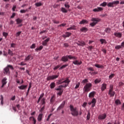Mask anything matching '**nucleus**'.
I'll return each mask as SVG.
<instances>
[{"label": "nucleus", "instance_id": "nucleus-1", "mask_svg": "<svg viewBox=\"0 0 124 124\" xmlns=\"http://www.w3.org/2000/svg\"><path fill=\"white\" fill-rule=\"evenodd\" d=\"M64 83L65 84L62 85H60L59 86V88H66L68 85H69V83H70V80L68 78H66L65 80H64V78H62L60 79H59L57 80L56 84L57 85H61L62 84H63Z\"/></svg>", "mask_w": 124, "mask_h": 124}, {"label": "nucleus", "instance_id": "nucleus-2", "mask_svg": "<svg viewBox=\"0 0 124 124\" xmlns=\"http://www.w3.org/2000/svg\"><path fill=\"white\" fill-rule=\"evenodd\" d=\"M68 59H69V60H76L77 57L72 56V55H66L62 57L61 61L64 62H68Z\"/></svg>", "mask_w": 124, "mask_h": 124}, {"label": "nucleus", "instance_id": "nucleus-3", "mask_svg": "<svg viewBox=\"0 0 124 124\" xmlns=\"http://www.w3.org/2000/svg\"><path fill=\"white\" fill-rule=\"evenodd\" d=\"M70 109L71 112V115L74 116H77L79 115V113L78 112V110H77V108H74L73 106L70 105Z\"/></svg>", "mask_w": 124, "mask_h": 124}, {"label": "nucleus", "instance_id": "nucleus-4", "mask_svg": "<svg viewBox=\"0 0 124 124\" xmlns=\"http://www.w3.org/2000/svg\"><path fill=\"white\" fill-rule=\"evenodd\" d=\"M93 87V84L91 83H86L84 86L83 92L84 93H89L92 90V87Z\"/></svg>", "mask_w": 124, "mask_h": 124}, {"label": "nucleus", "instance_id": "nucleus-5", "mask_svg": "<svg viewBox=\"0 0 124 124\" xmlns=\"http://www.w3.org/2000/svg\"><path fill=\"white\" fill-rule=\"evenodd\" d=\"M91 21L93 22L91 23L90 25L92 27H94L96 24H98V22H100V21H101V19L98 18L93 17L91 19Z\"/></svg>", "mask_w": 124, "mask_h": 124}, {"label": "nucleus", "instance_id": "nucleus-6", "mask_svg": "<svg viewBox=\"0 0 124 124\" xmlns=\"http://www.w3.org/2000/svg\"><path fill=\"white\" fill-rule=\"evenodd\" d=\"M9 68L11 70H14V67L12 65H8L4 69V74H9L10 73V71H9Z\"/></svg>", "mask_w": 124, "mask_h": 124}, {"label": "nucleus", "instance_id": "nucleus-7", "mask_svg": "<svg viewBox=\"0 0 124 124\" xmlns=\"http://www.w3.org/2000/svg\"><path fill=\"white\" fill-rule=\"evenodd\" d=\"M120 3V1H114L112 2H110L108 3L107 4V6L108 7H114V6H116V5H118Z\"/></svg>", "mask_w": 124, "mask_h": 124}, {"label": "nucleus", "instance_id": "nucleus-8", "mask_svg": "<svg viewBox=\"0 0 124 124\" xmlns=\"http://www.w3.org/2000/svg\"><path fill=\"white\" fill-rule=\"evenodd\" d=\"M59 78V75L49 76L47 77L46 80L47 81H50V80H54V79H57V78Z\"/></svg>", "mask_w": 124, "mask_h": 124}, {"label": "nucleus", "instance_id": "nucleus-9", "mask_svg": "<svg viewBox=\"0 0 124 124\" xmlns=\"http://www.w3.org/2000/svg\"><path fill=\"white\" fill-rule=\"evenodd\" d=\"M95 103H96V100L95 99V98H93L91 102H88L89 105H91V104H92V107L93 108V107H94V106H95Z\"/></svg>", "mask_w": 124, "mask_h": 124}, {"label": "nucleus", "instance_id": "nucleus-10", "mask_svg": "<svg viewBox=\"0 0 124 124\" xmlns=\"http://www.w3.org/2000/svg\"><path fill=\"white\" fill-rule=\"evenodd\" d=\"M106 117H107V115L106 113H104L99 115L98 119L99 120H105V119H106Z\"/></svg>", "mask_w": 124, "mask_h": 124}, {"label": "nucleus", "instance_id": "nucleus-11", "mask_svg": "<svg viewBox=\"0 0 124 124\" xmlns=\"http://www.w3.org/2000/svg\"><path fill=\"white\" fill-rule=\"evenodd\" d=\"M115 93H116L114 90H109L108 94L109 95L110 97H114Z\"/></svg>", "mask_w": 124, "mask_h": 124}, {"label": "nucleus", "instance_id": "nucleus-12", "mask_svg": "<svg viewBox=\"0 0 124 124\" xmlns=\"http://www.w3.org/2000/svg\"><path fill=\"white\" fill-rule=\"evenodd\" d=\"M65 101H63L62 103L60 105V106L58 108L57 111H60L61 109H62L63 107H64V105H65Z\"/></svg>", "mask_w": 124, "mask_h": 124}, {"label": "nucleus", "instance_id": "nucleus-13", "mask_svg": "<svg viewBox=\"0 0 124 124\" xmlns=\"http://www.w3.org/2000/svg\"><path fill=\"white\" fill-rule=\"evenodd\" d=\"M49 41H50V38L48 37L42 42V45H43V46H47V44H48Z\"/></svg>", "mask_w": 124, "mask_h": 124}, {"label": "nucleus", "instance_id": "nucleus-14", "mask_svg": "<svg viewBox=\"0 0 124 124\" xmlns=\"http://www.w3.org/2000/svg\"><path fill=\"white\" fill-rule=\"evenodd\" d=\"M73 63L75 64V65H80L82 64V61H78V60H75L73 62Z\"/></svg>", "mask_w": 124, "mask_h": 124}, {"label": "nucleus", "instance_id": "nucleus-15", "mask_svg": "<svg viewBox=\"0 0 124 124\" xmlns=\"http://www.w3.org/2000/svg\"><path fill=\"white\" fill-rule=\"evenodd\" d=\"M102 10H103V8L100 7H98L97 8L93 9V12H99L100 11H102Z\"/></svg>", "mask_w": 124, "mask_h": 124}, {"label": "nucleus", "instance_id": "nucleus-16", "mask_svg": "<svg viewBox=\"0 0 124 124\" xmlns=\"http://www.w3.org/2000/svg\"><path fill=\"white\" fill-rule=\"evenodd\" d=\"M96 93V92L94 91L91 92L89 93V97H90V98H92V97H94V95H95Z\"/></svg>", "mask_w": 124, "mask_h": 124}, {"label": "nucleus", "instance_id": "nucleus-17", "mask_svg": "<svg viewBox=\"0 0 124 124\" xmlns=\"http://www.w3.org/2000/svg\"><path fill=\"white\" fill-rule=\"evenodd\" d=\"M114 35H115V36H116V37L121 38V37L122 36L123 34H122L121 32H114Z\"/></svg>", "mask_w": 124, "mask_h": 124}, {"label": "nucleus", "instance_id": "nucleus-18", "mask_svg": "<svg viewBox=\"0 0 124 124\" xmlns=\"http://www.w3.org/2000/svg\"><path fill=\"white\" fill-rule=\"evenodd\" d=\"M107 88V85L105 83L102 84V86L101 87V90L102 92H104V90H106Z\"/></svg>", "mask_w": 124, "mask_h": 124}, {"label": "nucleus", "instance_id": "nucleus-19", "mask_svg": "<svg viewBox=\"0 0 124 124\" xmlns=\"http://www.w3.org/2000/svg\"><path fill=\"white\" fill-rule=\"evenodd\" d=\"M6 78H3L2 80V86H1V88H3V87H4V86H5V85H6V83H7V81H6Z\"/></svg>", "mask_w": 124, "mask_h": 124}, {"label": "nucleus", "instance_id": "nucleus-20", "mask_svg": "<svg viewBox=\"0 0 124 124\" xmlns=\"http://www.w3.org/2000/svg\"><path fill=\"white\" fill-rule=\"evenodd\" d=\"M70 35H71V32H66L65 33V35H62V37H63L64 38H66V37H69V36H70Z\"/></svg>", "mask_w": 124, "mask_h": 124}, {"label": "nucleus", "instance_id": "nucleus-21", "mask_svg": "<svg viewBox=\"0 0 124 124\" xmlns=\"http://www.w3.org/2000/svg\"><path fill=\"white\" fill-rule=\"evenodd\" d=\"M27 87H28V85H22L20 86H18V89L19 90H26V89H27Z\"/></svg>", "mask_w": 124, "mask_h": 124}, {"label": "nucleus", "instance_id": "nucleus-22", "mask_svg": "<svg viewBox=\"0 0 124 124\" xmlns=\"http://www.w3.org/2000/svg\"><path fill=\"white\" fill-rule=\"evenodd\" d=\"M43 116V114H42V113L39 114V115L38 116V118H37L38 122H41V121H42Z\"/></svg>", "mask_w": 124, "mask_h": 124}, {"label": "nucleus", "instance_id": "nucleus-23", "mask_svg": "<svg viewBox=\"0 0 124 124\" xmlns=\"http://www.w3.org/2000/svg\"><path fill=\"white\" fill-rule=\"evenodd\" d=\"M88 21L86 19H83L82 21H81L79 24L80 25H84V24H88Z\"/></svg>", "mask_w": 124, "mask_h": 124}, {"label": "nucleus", "instance_id": "nucleus-24", "mask_svg": "<svg viewBox=\"0 0 124 124\" xmlns=\"http://www.w3.org/2000/svg\"><path fill=\"white\" fill-rule=\"evenodd\" d=\"M55 99H56V96L55 95H52L50 100V103H53V102L55 101Z\"/></svg>", "mask_w": 124, "mask_h": 124}, {"label": "nucleus", "instance_id": "nucleus-25", "mask_svg": "<svg viewBox=\"0 0 124 124\" xmlns=\"http://www.w3.org/2000/svg\"><path fill=\"white\" fill-rule=\"evenodd\" d=\"M16 24L17 25H20V24H21V23H22V22H23V19H21L19 18H17L16 20Z\"/></svg>", "mask_w": 124, "mask_h": 124}, {"label": "nucleus", "instance_id": "nucleus-26", "mask_svg": "<svg viewBox=\"0 0 124 124\" xmlns=\"http://www.w3.org/2000/svg\"><path fill=\"white\" fill-rule=\"evenodd\" d=\"M115 103L116 105H121V104H122V102L119 99H116L115 101Z\"/></svg>", "mask_w": 124, "mask_h": 124}, {"label": "nucleus", "instance_id": "nucleus-27", "mask_svg": "<svg viewBox=\"0 0 124 124\" xmlns=\"http://www.w3.org/2000/svg\"><path fill=\"white\" fill-rule=\"evenodd\" d=\"M80 31L86 32V31H88V28L86 27H82L81 29H80Z\"/></svg>", "mask_w": 124, "mask_h": 124}, {"label": "nucleus", "instance_id": "nucleus-28", "mask_svg": "<svg viewBox=\"0 0 124 124\" xmlns=\"http://www.w3.org/2000/svg\"><path fill=\"white\" fill-rule=\"evenodd\" d=\"M31 119H32V121L33 122V124H36V120H35V118L33 117V116H31L30 117V120L31 121Z\"/></svg>", "mask_w": 124, "mask_h": 124}, {"label": "nucleus", "instance_id": "nucleus-29", "mask_svg": "<svg viewBox=\"0 0 124 124\" xmlns=\"http://www.w3.org/2000/svg\"><path fill=\"white\" fill-rule=\"evenodd\" d=\"M31 55H29L27 57H25L24 59L25 62H27V61H30L31 59Z\"/></svg>", "mask_w": 124, "mask_h": 124}, {"label": "nucleus", "instance_id": "nucleus-30", "mask_svg": "<svg viewBox=\"0 0 124 124\" xmlns=\"http://www.w3.org/2000/svg\"><path fill=\"white\" fill-rule=\"evenodd\" d=\"M100 42H101V44H103L104 43L106 44V43H107L106 40L103 39H100Z\"/></svg>", "mask_w": 124, "mask_h": 124}, {"label": "nucleus", "instance_id": "nucleus-31", "mask_svg": "<svg viewBox=\"0 0 124 124\" xmlns=\"http://www.w3.org/2000/svg\"><path fill=\"white\" fill-rule=\"evenodd\" d=\"M78 42L80 44V46H85L86 45V43L83 41H78Z\"/></svg>", "mask_w": 124, "mask_h": 124}, {"label": "nucleus", "instance_id": "nucleus-32", "mask_svg": "<svg viewBox=\"0 0 124 124\" xmlns=\"http://www.w3.org/2000/svg\"><path fill=\"white\" fill-rule=\"evenodd\" d=\"M43 49V46H40L39 47H37L35 49V51H41Z\"/></svg>", "mask_w": 124, "mask_h": 124}, {"label": "nucleus", "instance_id": "nucleus-33", "mask_svg": "<svg viewBox=\"0 0 124 124\" xmlns=\"http://www.w3.org/2000/svg\"><path fill=\"white\" fill-rule=\"evenodd\" d=\"M56 87V83L52 82L50 84V89H54Z\"/></svg>", "mask_w": 124, "mask_h": 124}, {"label": "nucleus", "instance_id": "nucleus-34", "mask_svg": "<svg viewBox=\"0 0 124 124\" xmlns=\"http://www.w3.org/2000/svg\"><path fill=\"white\" fill-rule=\"evenodd\" d=\"M35 5L37 6V7H39V6H42V3H41V2H37L35 4Z\"/></svg>", "mask_w": 124, "mask_h": 124}, {"label": "nucleus", "instance_id": "nucleus-35", "mask_svg": "<svg viewBox=\"0 0 124 124\" xmlns=\"http://www.w3.org/2000/svg\"><path fill=\"white\" fill-rule=\"evenodd\" d=\"M61 11L63 13H67V10L63 8V7H62V9H61Z\"/></svg>", "mask_w": 124, "mask_h": 124}, {"label": "nucleus", "instance_id": "nucleus-36", "mask_svg": "<svg viewBox=\"0 0 124 124\" xmlns=\"http://www.w3.org/2000/svg\"><path fill=\"white\" fill-rule=\"evenodd\" d=\"M94 82L95 84H98V83H100V82H101V79L97 78V79H95Z\"/></svg>", "mask_w": 124, "mask_h": 124}, {"label": "nucleus", "instance_id": "nucleus-37", "mask_svg": "<svg viewBox=\"0 0 124 124\" xmlns=\"http://www.w3.org/2000/svg\"><path fill=\"white\" fill-rule=\"evenodd\" d=\"M95 67H97V68H103V65H99L98 64H95Z\"/></svg>", "mask_w": 124, "mask_h": 124}, {"label": "nucleus", "instance_id": "nucleus-38", "mask_svg": "<svg viewBox=\"0 0 124 124\" xmlns=\"http://www.w3.org/2000/svg\"><path fill=\"white\" fill-rule=\"evenodd\" d=\"M107 5V2H103L102 3L100 4V6H103V7H105Z\"/></svg>", "mask_w": 124, "mask_h": 124}, {"label": "nucleus", "instance_id": "nucleus-39", "mask_svg": "<svg viewBox=\"0 0 124 124\" xmlns=\"http://www.w3.org/2000/svg\"><path fill=\"white\" fill-rule=\"evenodd\" d=\"M105 31L107 32V33H110V31H111V29L109 28H107L105 30Z\"/></svg>", "mask_w": 124, "mask_h": 124}, {"label": "nucleus", "instance_id": "nucleus-40", "mask_svg": "<svg viewBox=\"0 0 124 124\" xmlns=\"http://www.w3.org/2000/svg\"><path fill=\"white\" fill-rule=\"evenodd\" d=\"M41 103L42 104V105H45V103H46V102H45V98H43L41 101Z\"/></svg>", "mask_w": 124, "mask_h": 124}, {"label": "nucleus", "instance_id": "nucleus-41", "mask_svg": "<svg viewBox=\"0 0 124 124\" xmlns=\"http://www.w3.org/2000/svg\"><path fill=\"white\" fill-rule=\"evenodd\" d=\"M88 82H89L88 79L86 78L84 80H83L81 82L82 84H86L87 83H88Z\"/></svg>", "mask_w": 124, "mask_h": 124}, {"label": "nucleus", "instance_id": "nucleus-42", "mask_svg": "<svg viewBox=\"0 0 124 124\" xmlns=\"http://www.w3.org/2000/svg\"><path fill=\"white\" fill-rule=\"evenodd\" d=\"M91 117V112L90 111L88 112L87 116V120L89 121L90 120Z\"/></svg>", "mask_w": 124, "mask_h": 124}, {"label": "nucleus", "instance_id": "nucleus-43", "mask_svg": "<svg viewBox=\"0 0 124 124\" xmlns=\"http://www.w3.org/2000/svg\"><path fill=\"white\" fill-rule=\"evenodd\" d=\"M45 109V105H44L43 107L41 108L40 109V113H42V112L44 111Z\"/></svg>", "mask_w": 124, "mask_h": 124}, {"label": "nucleus", "instance_id": "nucleus-44", "mask_svg": "<svg viewBox=\"0 0 124 124\" xmlns=\"http://www.w3.org/2000/svg\"><path fill=\"white\" fill-rule=\"evenodd\" d=\"M0 97H1V105H3V96H2V95H1Z\"/></svg>", "mask_w": 124, "mask_h": 124}, {"label": "nucleus", "instance_id": "nucleus-45", "mask_svg": "<svg viewBox=\"0 0 124 124\" xmlns=\"http://www.w3.org/2000/svg\"><path fill=\"white\" fill-rule=\"evenodd\" d=\"M66 66H68V64H65L63 65L62 66H61L59 69L61 70L63 68H65V67H66Z\"/></svg>", "mask_w": 124, "mask_h": 124}, {"label": "nucleus", "instance_id": "nucleus-46", "mask_svg": "<svg viewBox=\"0 0 124 124\" xmlns=\"http://www.w3.org/2000/svg\"><path fill=\"white\" fill-rule=\"evenodd\" d=\"M114 76H115V74H112L110 75H109V80L112 79V78L114 77Z\"/></svg>", "mask_w": 124, "mask_h": 124}, {"label": "nucleus", "instance_id": "nucleus-47", "mask_svg": "<svg viewBox=\"0 0 124 124\" xmlns=\"http://www.w3.org/2000/svg\"><path fill=\"white\" fill-rule=\"evenodd\" d=\"M8 54L10 55V56H13V53H12V51L10 49H8Z\"/></svg>", "mask_w": 124, "mask_h": 124}, {"label": "nucleus", "instance_id": "nucleus-48", "mask_svg": "<svg viewBox=\"0 0 124 124\" xmlns=\"http://www.w3.org/2000/svg\"><path fill=\"white\" fill-rule=\"evenodd\" d=\"M21 33H22V31H18L16 33V37H18V36H20Z\"/></svg>", "mask_w": 124, "mask_h": 124}, {"label": "nucleus", "instance_id": "nucleus-49", "mask_svg": "<svg viewBox=\"0 0 124 124\" xmlns=\"http://www.w3.org/2000/svg\"><path fill=\"white\" fill-rule=\"evenodd\" d=\"M90 74H91V75H95L96 74H97V72H89Z\"/></svg>", "mask_w": 124, "mask_h": 124}, {"label": "nucleus", "instance_id": "nucleus-50", "mask_svg": "<svg viewBox=\"0 0 124 124\" xmlns=\"http://www.w3.org/2000/svg\"><path fill=\"white\" fill-rule=\"evenodd\" d=\"M31 88V83H30L28 89L27 90L28 93H30V91Z\"/></svg>", "mask_w": 124, "mask_h": 124}, {"label": "nucleus", "instance_id": "nucleus-51", "mask_svg": "<svg viewBox=\"0 0 124 124\" xmlns=\"http://www.w3.org/2000/svg\"><path fill=\"white\" fill-rule=\"evenodd\" d=\"M62 93H63V90H61V91L57 93V94H58V95L61 96L62 95Z\"/></svg>", "mask_w": 124, "mask_h": 124}, {"label": "nucleus", "instance_id": "nucleus-52", "mask_svg": "<svg viewBox=\"0 0 124 124\" xmlns=\"http://www.w3.org/2000/svg\"><path fill=\"white\" fill-rule=\"evenodd\" d=\"M31 49H34L35 48V44H33L31 46Z\"/></svg>", "mask_w": 124, "mask_h": 124}, {"label": "nucleus", "instance_id": "nucleus-53", "mask_svg": "<svg viewBox=\"0 0 124 124\" xmlns=\"http://www.w3.org/2000/svg\"><path fill=\"white\" fill-rule=\"evenodd\" d=\"M112 90H114V88H113V85H110L109 86V91H112Z\"/></svg>", "mask_w": 124, "mask_h": 124}, {"label": "nucleus", "instance_id": "nucleus-54", "mask_svg": "<svg viewBox=\"0 0 124 124\" xmlns=\"http://www.w3.org/2000/svg\"><path fill=\"white\" fill-rule=\"evenodd\" d=\"M52 115H53V114L51 113L48 116L47 118L46 119V121L48 122L49 121V120H50V118H51V116H52Z\"/></svg>", "mask_w": 124, "mask_h": 124}, {"label": "nucleus", "instance_id": "nucleus-55", "mask_svg": "<svg viewBox=\"0 0 124 124\" xmlns=\"http://www.w3.org/2000/svg\"><path fill=\"white\" fill-rule=\"evenodd\" d=\"M79 86H80V83H79V82H78L76 84V87H75V89H78V88H79Z\"/></svg>", "mask_w": 124, "mask_h": 124}, {"label": "nucleus", "instance_id": "nucleus-56", "mask_svg": "<svg viewBox=\"0 0 124 124\" xmlns=\"http://www.w3.org/2000/svg\"><path fill=\"white\" fill-rule=\"evenodd\" d=\"M63 46L67 48V47H69V45H68V43H65L63 44Z\"/></svg>", "mask_w": 124, "mask_h": 124}, {"label": "nucleus", "instance_id": "nucleus-57", "mask_svg": "<svg viewBox=\"0 0 124 124\" xmlns=\"http://www.w3.org/2000/svg\"><path fill=\"white\" fill-rule=\"evenodd\" d=\"M8 35V33L5 32H3V36H4L5 37H6Z\"/></svg>", "mask_w": 124, "mask_h": 124}, {"label": "nucleus", "instance_id": "nucleus-58", "mask_svg": "<svg viewBox=\"0 0 124 124\" xmlns=\"http://www.w3.org/2000/svg\"><path fill=\"white\" fill-rule=\"evenodd\" d=\"M122 48V46H115V49H117V50H119V49H121Z\"/></svg>", "mask_w": 124, "mask_h": 124}, {"label": "nucleus", "instance_id": "nucleus-59", "mask_svg": "<svg viewBox=\"0 0 124 124\" xmlns=\"http://www.w3.org/2000/svg\"><path fill=\"white\" fill-rule=\"evenodd\" d=\"M16 46V44H14V43H12V44H11V47L12 48H15Z\"/></svg>", "mask_w": 124, "mask_h": 124}, {"label": "nucleus", "instance_id": "nucleus-60", "mask_svg": "<svg viewBox=\"0 0 124 124\" xmlns=\"http://www.w3.org/2000/svg\"><path fill=\"white\" fill-rule=\"evenodd\" d=\"M118 85L120 87H122V86H124V83L123 82H120Z\"/></svg>", "mask_w": 124, "mask_h": 124}, {"label": "nucleus", "instance_id": "nucleus-61", "mask_svg": "<svg viewBox=\"0 0 124 124\" xmlns=\"http://www.w3.org/2000/svg\"><path fill=\"white\" fill-rule=\"evenodd\" d=\"M16 16V14L15 13H13L12 15L11 16V18L13 19V18H14Z\"/></svg>", "mask_w": 124, "mask_h": 124}, {"label": "nucleus", "instance_id": "nucleus-62", "mask_svg": "<svg viewBox=\"0 0 124 124\" xmlns=\"http://www.w3.org/2000/svg\"><path fill=\"white\" fill-rule=\"evenodd\" d=\"M53 22L54 24H60V21L53 20Z\"/></svg>", "mask_w": 124, "mask_h": 124}, {"label": "nucleus", "instance_id": "nucleus-63", "mask_svg": "<svg viewBox=\"0 0 124 124\" xmlns=\"http://www.w3.org/2000/svg\"><path fill=\"white\" fill-rule=\"evenodd\" d=\"M64 6L65 7H66V8H68V9L69 8V7H70V6L68 4H65Z\"/></svg>", "mask_w": 124, "mask_h": 124}, {"label": "nucleus", "instance_id": "nucleus-64", "mask_svg": "<svg viewBox=\"0 0 124 124\" xmlns=\"http://www.w3.org/2000/svg\"><path fill=\"white\" fill-rule=\"evenodd\" d=\"M26 12H27V10H20V13H26Z\"/></svg>", "mask_w": 124, "mask_h": 124}]
</instances>
